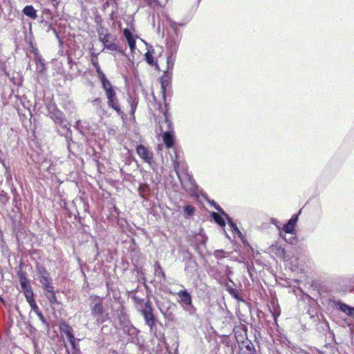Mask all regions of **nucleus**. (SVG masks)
<instances>
[{"label":"nucleus","mask_w":354,"mask_h":354,"mask_svg":"<svg viewBox=\"0 0 354 354\" xmlns=\"http://www.w3.org/2000/svg\"><path fill=\"white\" fill-rule=\"evenodd\" d=\"M102 86L103 89L104 90L105 95L108 100L107 102L109 106L111 107L113 110H115L118 113V114L122 115L123 112L120 109L119 101L116 96V92L111 83L109 82L106 84H102Z\"/></svg>","instance_id":"obj_1"},{"label":"nucleus","mask_w":354,"mask_h":354,"mask_svg":"<svg viewBox=\"0 0 354 354\" xmlns=\"http://www.w3.org/2000/svg\"><path fill=\"white\" fill-rule=\"evenodd\" d=\"M91 314L96 318L98 323H103L107 318V315H104V308L102 306V299L98 296L93 295L91 297Z\"/></svg>","instance_id":"obj_2"},{"label":"nucleus","mask_w":354,"mask_h":354,"mask_svg":"<svg viewBox=\"0 0 354 354\" xmlns=\"http://www.w3.org/2000/svg\"><path fill=\"white\" fill-rule=\"evenodd\" d=\"M160 128L162 131H163L164 129H166L165 131L162 133V140L167 148H171L174 145V131L171 126V122L169 121L168 118L165 116L164 121L159 122Z\"/></svg>","instance_id":"obj_3"},{"label":"nucleus","mask_w":354,"mask_h":354,"mask_svg":"<svg viewBox=\"0 0 354 354\" xmlns=\"http://www.w3.org/2000/svg\"><path fill=\"white\" fill-rule=\"evenodd\" d=\"M174 167L183 189L189 193L194 192L196 189V185L187 174H185V176H183L180 174V162L177 160L176 157V159L174 160Z\"/></svg>","instance_id":"obj_4"},{"label":"nucleus","mask_w":354,"mask_h":354,"mask_svg":"<svg viewBox=\"0 0 354 354\" xmlns=\"http://www.w3.org/2000/svg\"><path fill=\"white\" fill-rule=\"evenodd\" d=\"M141 315L143 316L145 324L149 327L150 330L153 332L156 326V318L153 313L151 303L147 301L139 309Z\"/></svg>","instance_id":"obj_5"},{"label":"nucleus","mask_w":354,"mask_h":354,"mask_svg":"<svg viewBox=\"0 0 354 354\" xmlns=\"http://www.w3.org/2000/svg\"><path fill=\"white\" fill-rule=\"evenodd\" d=\"M99 39L103 43L104 48L112 51H118L119 53H122L123 51L120 49L118 45L116 43V38L115 36L109 34L98 32Z\"/></svg>","instance_id":"obj_6"},{"label":"nucleus","mask_w":354,"mask_h":354,"mask_svg":"<svg viewBox=\"0 0 354 354\" xmlns=\"http://www.w3.org/2000/svg\"><path fill=\"white\" fill-rule=\"evenodd\" d=\"M136 153L139 157L146 163L152 165L153 162V152L147 147L139 145L136 147Z\"/></svg>","instance_id":"obj_7"},{"label":"nucleus","mask_w":354,"mask_h":354,"mask_svg":"<svg viewBox=\"0 0 354 354\" xmlns=\"http://www.w3.org/2000/svg\"><path fill=\"white\" fill-rule=\"evenodd\" d=\"M48 114L51 119H53L55 123L61 124L64 122L63 113L57 109L54 104H50L48 106Z\"/></svg>","instance_id":"obj_8"},{"label":"nucleus","mask_w":354,"mask_h":354,"mask_svg":"<svg viewBox=\"0 0 354 354\" xmlns=\"http://www.w3.org/2000/svg\"><path fill=\"white\" fill-rule=\"evenodd\" d=\"M35 54V60L37 64V70L39 73H43L46 71V65L41 56L37 52V49H33Z\"/></svg>","instance_id":"obj_9"},{"label":"nucleus","mask_w":354,"mask_h":354,"mask_svg":"<svg viewBox=\"0 0 354 354\" xmlns=\"http://www.w3.org/2000/svg\"><path fill=\"white\" fill-rule=\"evenodd\" d=\"M124 36L125 37L128 45L132 52L136 49V40L130 31V30L125 28L124 30Z\"/></svg>","instance_id":"obj_10"},{"label":"nucleus","mask_w":354,"mask_h":354,"mask_svg":"<svg viewBox=\"0 0 354 354\" xmlns=\"http://www.w3.org/2000/svg\"><path fill=\"white\" fill-rule=\"evenodd\" d=\"M337 308L342 312L344 313L348 316L354 317V308L351 307L344 303L338 301L337 303Z\"/></svg>","instance_id":"obj_11"},{"label":"nucleus","mask_w":354,"mask_h":354,"mask_svg":"<svg viewBox=\"0 0 354 354\" xmlns=\"http://www.w3.org/2000/svg\"><path fill=\"white\" fill-rule=\"evenodd\" d=\"M297 221V216H292L289 221L283 226V231L287 234H293L295 226Z\"/></svg>","instance_id":"obj_12"},{"label":"nucleus","mask_w":354,"mask_h":354,"mask_svg":"<svg viewBox=\"0 0 354 354\" xmlns=\"http://www.w3.org/2000/svg\"><path fill=\"white\" fill-rule=\"evenodd\" d=\"M270 251L274 253L277 257L279 258H283L285 255V250L278 243L272 244L270 247Z\"/></svg>","instance_id":"obj_13"},{"label":"nucleus","mask_w":354,"mask_h":354,"mask_svg":"<svg viewBox=\"0 0 354 354\" xmlns=\"http://www.w3.org/2000/svg\"><path fill=\"white\" fill-rule=\"evenodd\" d=\"M177 295L180 297V301L183 304H185V305L192 304V297L187 290H180L177 293Z\"/></svg>","instance_id":"obj_14"},{"label":"nucleus","mask_w":354,"mask_h":354,"mask_svg":"<svg viewBox=\"0 0 354 354\" xmlns=\"http://www.w3.org/2000/svg\"><path fill=\"white\" fill-rule=\"evenodd\" d=\"M154 274L159 279L160 282H165L166 276L159 263L156 262L154 265Z\"/></svg>","instance_id":"obj_15"},{"label":"nucleus","mask_w":354,"mask_h":354,"mask_svg":"<svg viewBox=\"0 0 354 354\" xmlns=\"http://www.w3.org/2000/svg\"><path fill=\"white\" fill-rule=\"evenodd\" d=\"M23 13L32 19H35L37 17V10L32 6H26L22 10Z\"/></svg>","instance_id":"obj_16"},{"label":"nucleus","mask_w":354,"mask_h":354,"mask_svg":"<svg viewBox=\"0 0 354 354\" xmlns=\"http://www.w3.org/2000/svg\"><path fill=\"white\" fill-rule=\"evenodd\" d=\"M64 332L66 335L67 338L68 339L71 346L74 348L75 344V338L73 333L72 328L68 325H66L65 328L64 329Z\"/></svg>","instance_id":"obj_17"},{"label":"nucleus","mask_w":354,"mask_h":354,"mask_svg":"<svg viewBox=\"0 0 354 354\" xmlns=\"http://www.w3.org/2000/svg\"><path fill=\"white\" fill-rule=\"evenodd\" d=\"M243 346H244V348L246 351L245 353V351L243 350V354H255V349L251 342H243Z\"/></svg>","instance_id":"obj_18"},{"label":"nucleus","mask_w":354,"mask_h":354,"mask_svg":"<svg viewBox=\"0 0 354 354\" xmlns=\"http://www.w3.org/2000/svg\"><path fill=\"white\" fill-rule=\"evenodd\" d=\"M95 69V71L97 74V77L100 80V82L102 83V85L104 84H106V82H110L106 77L105 74L102 72V71L101 70V68L100 66H95V67H94Z\"/></svg>","instance_id":"obj_19"},{"label":"nucleus","mask_w":354,"mask_h":354,"mask_svg":"<svg viewBox=\"0 0 354 354\" xmlns=\"http://www.w3.org/2000/svg\"><path fill=\"white\" fill-rule=\"evenodd\" d=\"M215 207H216V209L218 211H219V212H222L223 214H225V216H226V218H227L228 222H229V224H230V226L232 227V230H233L234 231H235V232H236L239 236H240V235H241V232H240V230L238 229V227H237V226L236 225V224L233 223V221H232V219L230 218V216H229L227 214H225V213H224V212L222 210V209H221V208H220L219 207L216 206Z\"/></svg>","instance_id":"obj_20"},{"label":"nucleus","mask_w":354,"mask_h":354,"mask_svg":"<svg viewBox=\"0 0 354 354\" xmlns=\"http://www.w3.org/2000/svg\"><path fill=\"white\" fill-rule=\"evenodd\" d=\"M19 277L20 285L24 290L30 288V286L28 285V279L24 274H19Z\"/></svg>","instance_id":"obj_21"},{"label":"nucleus","mask_w":354,"mask_h":354,"mask_svg":"<svg viewBox=\"0 0 354 354\" xmlns=\"http://www.w3.org/2000/svg\"><path fill=\"white\" fill-rule=\"evenodd\" d=\"M212 218H214V220L221 226H225V221L224 219L223 218V217L217 214V213H212Z\"/></svg>","instance_id":"obj_22"},{"label":"nucleus","mask_w":354,"mask_h":354,"mask_svg":"<svg viewBox=\"0 0 354 354\" xmlns=\"http://www.w3.org/2000/svg\"><path fill=\"white\" fill-rule=\"evenodd\" d=\"M195 209L190 205H187L184 207V213L186 216H191L194 214Z\"/></svg>","instance_id":"obj_23"},{"label":"nucleus","mask_w":354,"mask_h":354,"mask_svg":"<svg viewBox=\"0 0 354 354\" xmlns=\"http://www.w3.org/2000/svg\"><path fill=\"white\" fill-rule=\"evenodd\" d=\"M32 308L35 310V313L37 315V316L39 317V319L42 322V323L46 324V321L44 315H42L41 311H39V308L37 306V304L34 302H33Z\"/></svg>","instance_id":"obj_24"},{"label":"nucleus","mask_w":354,"mask_h":354,"mask_svg":"<svg viewBox=\"0 0 354 354\" xmlns=\"http://www.w3.org/2000/svg\"><path fill=\"white\" fill-rule=\"evenodd\" d=\"M40 282L43 285V286L48 285L50 283V279L48 278V274L47 272H44L41 276Z\"/></svg>","instance_id":"obj_25"},{"label":"nucleus","mask_w":354,"mask_h":354,"mask_svg":"<svg viewBox=\"0 0 354 354\" xmlns=\"http://www.w3.org/2000/svg\"><path fill=\"white\" fill-rule=\"evenodd\" d=\"M26 290V297L27 301L30 304L31 306H33V295L32 292L30 290V288L25 289Z\"/></svg>","instance_id":"obj_26"},{"label":"nucleus","mask_w":354,"mask_h":354,"mask_svg":"<svg viewBox=\"0 0 354 354\" xmlns=\"http://www.w3.org/2000/svg\"><path fill=\"white\" fill-rule=\"evenodd\" d=\"M145 59L149 64H152L153 63V57L149 52L146 53Z\"/></svg>","instance_id":"obj_27"},{"label":"nucleus","mask_w":354,"mask_h":354,"mask_svg":"<svg viewBox=\"0 0 354 354\" xmlns=\"http://www.w3.org/2000/svg\"><path fill=\"white\" fill-rule=\"evenodd\" d=\"M44 289L48 293V294H50L52 292H54V288L53 286L51 285V283H50L48 285H46L44 286Z\"/></svg>","instance_id":"obj_28"},{"label":"nucleus","mask_w":354,"mask_h":354,"mask_svg":"<svg viewBox=\"0 0 354 354\" xmlns=\"http://www.w3.org/2000/svg\"><path fill=\"white\" fill-rule=\"evenodd\" d=\"M47 297L48 299H49L50 302L51 304H53L56 301V297H55V292L50 293V294H48L47 295Z\"/></svg>","instance_id":"obj_29"},{"label":"nucleus","mask_w":354,"mask_h":354,"mask_svg":"<svg viewBox=\"0 0 354 354\" xmlns=\"http://www.w3.org/2000/svg\"><path fill=\"white\" fill-rule=\"evenodd\" d=\"M174 61H175V58L174 57H173L171 55L167 57V64H168V66L171 65V68H172L173 66H174Z\"/></svg>","instance_id":"obj_30"},{"label":"nucleus","mask_w":354,"mask_h":354,"mask_svg":"<svg viewBox=\"0 0 354 354\" xmlns=\"http://www.w3.org/2000/svg\"><path fill=\"white\" fill-rule=\"evenodd\" d=\"M91 63H92V64H93V66L94 67H95V66H100L99 64H98V60H97V58L96 56L92 57Z\"/></svg>","instance_id":"obj_31"},{"label":"nucleus","mask_w":354,"mask_h":354,"mask_svg":"<svg viewBox=\"0 0 354 354\" xmlns=\"http://www.w3.org/2000/svg\"><path fill=\"white\" fill-rule=\"evenodd\" d=\"M166 84L163 80L161 82V91L162 93L163 96H165V93L166 92Z\"/></svg>","instance_id":"obj_32"},{"label":"nucleus","mask_w":354,"mask_h":354,"mask_svg":"<svg viewBox=\"0 0 354 354\" xmlns=\"http://www.w3.org/2000/svg\"><path fill=\"white\" fill-rule=\"evenodd\" d=\"M295 240V238H291L290 240H289V243L292 244L293 243V241Z\"/></svg>","instance_id":"obj_33"},{"label":"nucleus","mask_w":354,"mask_h":354,"mask_svg":"<svg viewBox=\"0 0 354 354\" xmlns=\"http://www.w3.org/2000/svg\"><path fill=\"white\" fill-rule=\"evenodd\" d=\"M0 301L4 304V300L0 297Z\"/></svg>","instance_id":"obj_34"}]
</instances>
